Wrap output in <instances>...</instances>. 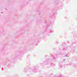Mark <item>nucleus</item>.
<instances>
[{"label":"nucleus","instance_id":"1","mask_svg":"<svg viewBox=\"0 0 77 77\" xmlns=\"http://www.w3.org/2000/svg\"><path fill=\"white\" fill-rule=\"evenodd\" d=\"M67 50V48L66 47H64L63 48H61L59 49L60 52L57 55H54L53 54H51V56L48 57V58L47 59L46 61H45L44 63L43 64H48V63H49L50 65H51L50 66H55V64H53V63H51L52 61H55L56 60V59L57 57H58V55H60L62 54L61 53V51H63V50Z\"/></svg>","mask_w":77,"mask_h":77},{"label":"nucleus","instance_id":"2","mask_svg":"<svg viewBox=\"0 0 77 77\" xmlns=\"http://www.w3.org/2000/svg\"><path fill=\"white\" fill-rule=\"evenodd\" d=\"M29 71L31 72V73L33 72H38V68H37V67L34 66L33 69H30Z\"/></svg>","mask_w":77,"mask_h":77},{"label":"nucleus","instance_id":"3","mask_svg":"<svg viewBox=\"0 0 77 77\" xmlns=\"http://www.w3.org/2000/svg\"><path fill=\"white\" fill-rule=\"evenodd\" d=\"M48 21H47L46 20H45V24H46L47 25V26H53V24H54V23L52 22L50 23V24H48V23L47 22Z\"/></svg>","mask_w":77,"mask_h":77},{"label":"nucleus","instance_id":"4","mask_svg":"<svg viewBox=\"0 0 77 77\" xmlns=\"http://www.w3.org/2000/svg\"><path fill=\"white\" fill-rule=\"evenodd\" d=\"M45 31H47V32L48 33H52L53 32V31L51 30V29H49L48 28L45 29Z\"/></svg>","mask_w":77,"mask_h":77},{"label":"nucleus","instance_id":"5","mask_svg":"<svg viewBox=\"0 0 77 77\" xmlns=\"http://www.w3.org/2000/svg\"><path fill=\"white\" fill-rule=\"evenodd\" d=\"M59 64L60 65L59 66V68H62V64H60V63H59Z\"/></svg>","mask_w":77,"mask_h":77},{"label":"nucleus","instance_id":"6","mask_svg":"<svg viewBox=\"0 0 77 77\" xmlns=\"http://www.w3.org/2000/svg\"><path fill=\"white\" fill-rule=\"evenodd\" d=\"M27 68H29V66H27V67H26L24 69V71H25V70H26L27 69Z\"/></svg>","mask_w":77,"mask_h":77},{"label":"nucleus","instance_id":"7","mask_svg":"<svg viewBox=\"0 0 77 77\" xmlns=\"http://www.w3.org/2000/svg\"><path fill=\"white\" fill-rule=\"evenodd\" d=\"M65 57H69V55H68V54H67L66 55H65Z\"/></svg>","mask_w":77,"mask_h":77},{"label":"nucleus","instance_id":"8","mask_svg":"<svg viewBox=\"0 0 77 77\" xmlns=\"http://www.w3.org/2000/svg\"><path fill=\"white\" fill-rule=\"evenodd\" d=\"M53 15L54 16H55V17H56V15L54 13L53 14Z\"/></svg>","mask_w":77,"mask_h":77},{"label":"nucleus","instance_id":"9","mask_svg":"<svg viewBox=\"0 0 77 77\" xmlns=\"http://www.w3.org/2000/svg\"><path fill=\"white\" fill-rule=\"evenodd\" d=\"M56 43H57V44H58V43H59V42H56Z\"/></svg>","mask_w":77,"mask_h":77},{"label":"nucleus","instance_id":"10","mask_svg":"<svg viewBox=\"0 0 77 77\" xmlns=\"http://www.w3.org/2000/svg\"><path fill=\"white\" fill-rule=\"evenodd\" d=\"M76 59H76V60H77V57H76Z\"/></svg>","mask_w":77,"mask_h":77},{"label":"nucleus","instance_id":"11","mask_svg":"<svg viewBox=\"0 0 77 77\" xmlns=\"http://www.w3.org/2000/svg\"><path fill=\"white\" fill-rule=\"evenodd\" d=\"M2 71H3V69H2Z\"/></svg>","mask_w":77,"mask_h":77},{"label":"nucleus","instance_id":"12","mask_svg":"<svg viewBox=\"0 0 77 77\" xmlns=\"http://www.w3.org/2000/svg\"><path fill=\"white\" fill-rule=\"evenodd\" d=\"M63 60L64 61L65 60V59Z\"/></svg>","mask_w":77,"mask_h":77},{"label":"nucleus","instance_id":"13","mask_svg":"<svg viewBox=\"0 0 77 77\" xmlns=\"http://www.w3.org/2000/svg\"><path fill=\"white\" fill-rule=\"evenodd\" d=\"M41 77H42V76H41Z\"/></svg>","mask_w":77,"mask_h":77}]
</instances>
